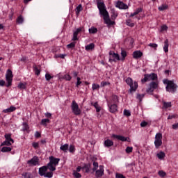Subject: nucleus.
I'll use <instances>...</instances> for the list:
<instances>
[{"mask_svg": "<svg viewBox=\"0 0 178 178\" xmlns=\"http://www.w3.org/2000/svg\"><path fill=\"white\" fill-rule=\"evenodd\" d=\"M63 79H64V80H66L67 81H70V80H72V76H70V74H66L63 76Z\"/></svg>", "mask_w": 178, "mask_h": 178, "instance_id": "nucleus-37", "label": "nucleus"}, {"mask_svg": "<svg viewBox=\"0 0 178 178\" xmlns=\"http://www.w3.org/2000/svg\"><path fill=\"white\" fill-rule=\"evenodd\" d=\"M166 9H168V5L166 4H163L159 7V10L160 11L166 10Z\"/></svg>", "mask_w": 178, "mask_h": 178, "instance_id": "nucleus-41", "label": "nucleus"}, {"mask_svg": "<svg viewBox=\"0 0 178 178\" xmlns=\"http://www.w3.org/2000/svg\"><path fill=\"white\" fill-rule=\"evenodd\" d=\"M158 75L155 73L152 74H145L144 75V79H141L142 83H147V81H149V80H157Z\"/></svg>", "mask_w": 178, "mask_h": 178, "instance_id": "nucleus-5", "label": "nucleus"}, {"mask_svg": "<svg viewBox=\"0 0 178 178\" xmlns=\"http://www.w3.org/2000/svg\"><path fill=\"white\" fill-rule=\"evenodd\" d=\"M127 154H130L131 152H133V147H127L125 149Z\"/></svg>", "mask_w": 178, "mask_h": 178, "instance_id": "nucleus-54", "label": "nucleus"}, {"mask_svg": "<svg viewBox=\"0 0 178 178\" xmlns=\"http://www.w3.org/2000/svg\"><path fill=\"white\" fill-rule=\"evenodd\" d=\"M95 48V44L94 43H90L85 47L86 51H91Z\"/></svg>", "mask_w": 178, "mask_h": 178, "instance_id": "nucleus-25", "label": "nucleus"}, {"mask_svg": "<svg viewBox=\"0 0 178 178\" xmlns=\"http://www.w3.org/2000/svg\"><path fill=\"white\" fill-rule=\"evenodd\" d=\"M33 70L35 72V74L36 76H40V73H41V70H39L38 67L34 66L33 67Z\"/></svg>", "mask_w": 178, "mask_h": 178, "instance_id": "nucleus-38", "label": "nucleus"}, {"mask_svg": "<svg viewBox=\"0 0 178 178\" xmlns=\"http://www.w3.org/2000/svg\"><path fill=\"white\" fill-rule=\"evenodd\" d=\"M45 79H46L47 81H49V80H51V79H54V76H51V74L49 73H46Z\"/></svg>", "mask_w": 178, "mask_h": 178, "instance_id": "nucleus-48", "label": "nucleus"}, {"mask_svg": "<svg viewBox=\"0 0 178 178\" xmlns=\"http://www.w3.org/2000/svg\"><path fill=\"white\" fill-rule=\"evenodd\" d=\"M65 56H66V54H58V55H56L57 58H60L61 59H65Z\"/></svg>", "mask_w": 178, "mask_h": 178, "instance_id": "nucleus-62", "label": "nucleus"}, {"mask_svg": "<svg viewBox=\"0 0 178 178\" xmlns=\"http://www.w3.org/2000/svg\"><path fill=\"white\" fill-rule=\"evenodd\" d=\"M115 6L119 9H129V6L127 4H124L123 1H118Z\"/></svg>", "mask_w": 178, "mask_h": 178, "instance_id": "nucleus-15", "label": "nucleus"}, {"mask_svg": "<svg viewBox=\"0 0 178 178\" xmlns=\"http://www.w3.org/2000/svg\"><path fill=\"white\" fill-rule=\"evenodd\" d=\"M163 51L165 54L169 52V40L168 39L164 41Z\"/></svg>", "mask_w": 178, "mask_h": 178, "instance_id": "nucleus-20", "label": "nucleus"}, {"mask_svg": "<svg viewBox=\"0 0 178 178\" xmlns=\"http://www.w3.org/2000/svg\"><path fill=\"white\" fill-rule=\"evenodd\" d=\"M22 176L24 178H31V174L30 172H24Z\"/></svg>", "mask_w": 178, "mask_h": 178, "instance_id": "nucleus-50", "label": "nucleus"}, {"mask_svg": "<svg viewBox=\"0 0 178 178\" xmlns=\"http://www.w3.org/2000/svg\"><path fill=\"white\" fill-rule=\"evenodd\" d=\"M126 24L127 26H129V27H134V23L131 22V19H127Z\"/></svg>", "mask_w": 178, "mask_h": 178, "instance_id": "nucleus-46", "label": "nucleus"}, {"mask_svg": "<svg viewBox=\"0 0 178 178\" xmlns=\"http://www.w3.org/2000/svg\"><path fill=\"white\" fill-rule=\"evenodd\" d=\"M104 145L105 147H112L113 145V141L107 139L104 141Z\"/></svg>", "mask_w": 178, "mask_h": 178, "instance_id": "nucleus-28", "label": "nucleus"}, {"mask_svg": "<svg viewBox=\"0 0 178 178\" xmlns=\"http://www.w3.org/2000/svg\"><path fill=\"white\" fill-rule=\"evenodd\" d=\"M91 105L96 109V112H101V107L98 105V102L91 103Z\"/></svg>", "mask_w": 178, "mask_h": 178, "instance_id": "nucleus-30", "label": "nucleus"}, {"mask_svg": "<svg viewBox=\"0 0 178 178\" xmlns=\"http://www.w3.org/2000/svg\"><path fill=\"white\" fill-rule=\"evenodd\" d=\"M172 129L174 130H177V129H178V123L172 124Z\"/></svg>", "mask_w": 178, "mask_h": 178, "instance_id": "nucleus-64", "label": "nucleus"}, {"mask_svg": "<svg viewBox=\"0 0 178 178\" xmlns=\"http://www.w3.org/2000/svg\"><path fill=\"white\" fill-rule=\"evenodd\" d=\"M144 97H145V94H138L137 95V99H139L140 102H141V101H143V98H144Z\"/></svg>", "mask_w": 178, "mask_h": 178, "instance_id": "nucleus-45", "label": "nucleus"}, {"mask_svg": "<svg viewBox=\"0 0 178 178\" xmlns=\"http://www.w3.org/2000/svg\"><path fill=\"white\" fill-rule=\"evenodd\" d=\"M6 140L7 141H10L12 143V144H13V143H15V140H13V139L12 138V134H6L4 136Z\"/></svg>", "mask_w": 178, "mask_h": 178, "instance_id": "nucleus-23", "label": "nucleus"}, {"mask_svg": "<svg viewBox=\"0 0 178 178\" xmlns=\"http://www.w3.org/2000/svg\"><path fill=\"white\" fill-rule=\"evenodd\" d=\"M140 12H143V8H139L138 9L136 10L135 13L138 15V13H140Z\"/></svg>", "mask_w": 178, "mask_h": 178, "instance_id": "nucleus-63", "label": "nucleus"}, {"mask_svg": "<svg viewBox=\"0 0 178 178\" xmlns=\"http://www.w3.org/2000/svg\"><path fill=\"white\" fill-rule=\"evenodd\" d=\"M97 8L99 10V14L104 17V20L106 24L108 26H113L115 24V21L111 20L109 18V13L106 10V6L104 1H97Z\"/></svg>", "mask_w": 178, "mask_h": 178, "instance_id": "nucleus-1", "label": "nucleus"}, {"mask_svg": "<svg viewBox=\"0 0 178 178\" xmlns=\"http://www.w3.org/2000/svg\"><path fill=\"white\" fill-rule=\"evenodd\" d=\"M60 149L63 151V152H67V150L69 149V144L66 143L65 145H61Z\"/></svg>", "mask_w": 178, "mask_h": 178, "instance_id": "nucleus-21", "label": "nucleus"}, {"mask_svg": "<svg viewBox=\"0 0 178 178\" xmlns=\"http://www.w3.org/2000/svg\"><path fill=\"white\" fill-rule=\"evenodd\" d=\"M99 170H96L95 172V177L99 178V177H102V176L104 175V165H100L99 166Z\"/></svg>", "mask_w": 178, "mask_h": 178, "instance_id": "nucleus-13", "label": "nucleus"}, {"mask_svg": "<svg viewBox=\"0 0 178 178\" xmlns=\"http://www.w3.org/2000/svg\"><path fill=\"white\" fill-rule=\"evenodd\" d=\"M44 177H47V178H52L54 176V172H47L43 175Z\"/></svg>", "mask_w": 178, "mask_h": 178, "instance_id": "nucleus-36", "label": "nucleus"}, {"mask_svg": "<svg viewBox=\"0 0 178 178\" xmlns=\"http://www.w3.org/2000/svg\"><path fill=\"white\" fill-rule=\"evenodd\" d=\"M115 177L116 178H126V177H124V175H123L122 174H120V173H116Z\"/></svg>", "mask_w": 178, "mask_h": 178, "instance_id": "nucleus-57", "label": "nucleus"}, {"mask_svg": "<svg viewBox=\"0 0 178 178\" xmlns=\"http://www.w3.org/2000/svg\"><path fill=\"white\" fill-rule=\"evenodd\" d=\"M99 84L93 83L92 85V89L93 90V91H95V90H99Z\"/></svg>", "mask_w": 178, "mask_h": 178, "instance_id": "nucleus-44", "label": "nucleus"}, {"mask_svg": "<svg viewBox=\"0 0 178 178\" xmlns=\"http://www.w3.org/2000/svg\"><path fill=\"white\" fill-rule=\"evenodd\" d=\"M74 47H76V42H71V43H70L67 45V48H68V49L74 48Z\"/></svg>", "mask_w": 178, "mask_h": 178, "instance_id": "nucleus-47", "label": "nucleus"}, {"mask_svg": "<svg viewBox=\"0 0 178 178\" xmlns=\"http://www.w3.org/2000/svg\"><path fill=\"white\" fill-rule=\"evenodd\" d=\"M92 165H93L92 171L95 172L96 170H97L99 167L98 162L94 161Z\"/></svg>", "mask_w": 178, "mask_h": 178, "instance_id": "nucleus-40", "label": "nucleus"}, {"mask_svg": "<svg viewBox=\"0 0 178 178\" xmlns=\"http://www.w3.org/2000/svg\"><path fill=\"white\" fill-rule=\"evenodd\" d=\"M77 35L76 33H73V38H72V41H77L79 40V38H77Z\"/></svg>", "mask_w": 178, "mask_h": 178, "instance_id": "nucleus-61", "label": "nucleus"}, {"mask_svg": "<svg viewBox=\"0 0 178 178\" xmlns=\"http://www.w3.org/2000/svg\"><path fill=\"white\" fill-rule=\"evenodd\" d=\"M168 108H172V103L163 102V109H168Z\"/></svg>", "mask_w": 178, "mask_h": 178, "instance_id": "nucleus-26", "label": "nucleus"}, {"mask_svg": "<svg viewBox=\"0 0 178 178\" xmlns=\"http://www.w3.org/2000/svg\"><path fill=\"white\" fill-rule=\"evenodd\" d=\"M111 15L112 20H115V19L118 17V13H116V11L113 9L111 10Z\"/></svg>", "mask_w": 178, "mask_h": 178, "instance_id": "nucleus-29", "label": "nucleus"}, {"mask_svg": "<svg viewBox=\"0 0 178 178\" xmlns=\"http://www.w3.org/2000/svg\"><path fill=\"white\" fill-rule=\"evenodd\" d=\"M113 138L120 140V141H124V142L127 141V137H124L123 136L113 134Z\"/></svg>", "mask_w": 178, "mask_h": 178, "instance_id": "nucleus-19", "label": "nucleus"}, {"mask_svg": "<svg viewBox=\"0 0 178 178\" xmlns=\"http://www.w3.org/2000/svg\"><path fill=\"white\" fill-rule=\"evenodd\" d=\"M24 22V19L23 18V17L22 15H19L17 18V23H18V24H22V23Z\"/></svg>", "mask_w": 178, "mask_h": 178, "instance_id": "nucleus-34", "label": "nucleus"}, {"mask_svg": "<svg viewBox=\"0 0 178 178\" xmlns=\"http://www.w3.org/2000/svg\"><path fill=\"white\" fill-rule=\"evenodd\" d=\"M91 168V163H85L82 167V170L85 172V173H90V168Z\"/></svg>", "mask_w": 178, "mask_h": 178, "instance_id": "nucleus-17", "label": "nucleus"}, {"mask_svg": "<svg viewBox=\"0 0 178 178\" xmlns=\"http://www.w3.org/2000/svg\"><path fill=\"white\" fill-rule=\"evenodd\" d=\"M89 33L90 34H96V33H98V29L94 26L89 29Z\"/></svg>", "mask_w": 178, "mask_h": 178, "instance_id": "nucleus-32", "label": "nucleus"}, {"mask_svg": "<svg viewBox=\"0 0 178 178\" xmlns=\"http://www.w3.org/2000/svg\"><path fill=\"white\" fill-rule=\"evenodd\" d=\"M49 162L47 164L49 170H50L51 172H55V170H56V166L59 165L60 159L55 158L54 156H51L49 157Z\"/></svg>", "mask_w": 178, "mask_h": 178, "instance_id": "nucleus-2", "label": "nucleus"}, {"mask_svg": "<svg viewBox=\"0 0 178 178\" xmlns=\"http://www.w3.org/2000/svg\"><path fill=\"white\" fill-rule=\"evenodd\" d=\"M68 151L71 154H74V152H76V147L74 145H70V147L68 146Z\"/></svg>", "mask_w": 178, "mask_h": 178, "instance_id": "nucleus-31", "label": "nucleus"}, {"mask_svg": "<svg viewBox=\"0 0 178 178\" xmlns=\"http://www.w3.org/2000/svg\"><path fill=\"white\" fill-rule=\"evenodd\" d=\"M117 60H120V57L118 54L115 53L113 51H109V62H116Z\"/></svg>", "mask_w": 178, "mask_h": 178, "instance_id": "nucleus-10", "label": "nucleus"}, {"mask_svg": "<svg viewBox=\"0 0 178 178\" xmlns=\"http://www.w3.org/2000/svg\"><path fill=\"white\" fill-rule=\"evenodd\" d=\"M168 30V26L166 25H163L161 27V31H166Z\"/></svg>", "mask_w": 178, "mask_h": 178, "instance_id": "nucleus-58", "label": "nucleus"}, {"mask_svg": "<svg viewBox=\"0 0 178 178\" xmlns=\"http://www.w3.org/2000/svg\"><path fill=\"white\" fill-rule=\"evenodd\" d=\"M81 10H83V6H81V4H79L75 9L76 16H79Z\"/></svg>", "mask_w": 178, "mask_h": 178, "instance_id": "nucleus-22", "label": "nucleus"}, {"mask_svg": "<svg viewBox=\"0 0 178 178\" xmlns=\"http://www.w3.org/2000/svg\"><path fill=\"white\" fill-rule=\"evenodd\" d=\"M141 56H143V52H141L140 51H134L133 58L134 59H140V58H141Z\"/></svg>", "mask_w": 178, "mask_h": 178, "instance_id": "nucleus-16", "label": "nucleus"}, {"mask_svg": "<svg viewBox=\"0 0 178 178\" xmlns=\"http://www.w3.org/2000/svg\"><path fill=\"white\" fill-rule=\"evenodd\" d=\"M6 80L8 82L6 87H10V86H12V81L13 80V72H12V70H10V69H8L7 70L6 74Z\"/></svg>", "mask_w": 178, "mask_h": 178, "instance_id": "nucleus-6", "label": "nucleus"}, {"mask_svg": "<svg viewBox=\"0 0 178 178\" xmlns=\"http://www.w3.org/2000/svg\"><path fill=\"white\" fill-rule=\"evenodd\" d=\"M27 163L29 166H37V165H40V159L37 156H35L31 160H29Z\"/></svg>", "mask_w": 178, "mask_h": 178, "instance_id": "nucleus-11", "label": "nucleus"}, {"mask_svg": "<svg viewBox=\"0 0 178 178\" xmlns=\"http://www.w3.org/2000/svg\"><path fill=\"white\" fill-rule=\"evenodd\" d=\"M107 105L109 108L111 113H115V112H118V104L112 103L109 102V100H107Z\"/></svg>", "mask_w": 178, "mask_h": 178, "instance_id": "nucleus-12", "label": "nucleus"}, {"mask_svg": "<svg viewBox=\"0 0 178 178\" xmlns=\"http://www.w3.org/2000/svg\"><path fill=\"white\" fill-rule=\"evenodd\" d=\"M17 87H18V88L19 90H26V88H27V83H26L20 82L18 84Z\"/></svg>", "mask_w": 178, "mask_h": 178, "instance_id": "nucleus-24", "label": "nucleus"}, {"mask_svg": "<svg viewBox=\"0 0 178 178\" xmlns=\"http://www.w3.org/2000/svg\"><path fill=\"white\" fill-rule=\"evenodd\" d=\"M29 124H27L26 122H24L23 123V127H22V130L23 131H29Z\"/></svg>", "mask_w": 178, "mask_h": 178, "instance_id": "nucleus-39", "label": "nucleus"}, {"mask_svg": "<svg viewBox=\"0 0 178 178\" xmlns=\"http://www.w3.org/2000/svg\"><path fill=\"white\" fill-rule=\"evenodd\" d=\"M109 102H112V104H119V97L116 95H113L111 98V101Z\"/></svg>", "mask_w": 178, "mask_h": 178, "instance_id": "nucleus-18", "label": "nucleus"}, {"mask_svg": "<svg viewBox=\"0 0 178 178\" xmlns=\"http://www.w3.org/2000/svg\"><path fill=\"white\" fill-rule=\"evenodd\" d=\"M124 116H127V117L131 116V113H130V111L125 109L124 110Z\"/></svg>", "mask_w": 178, "mask_h": 178, "instance_id": "nucleus-52", "label": "nucleus"}, {"mask_svg": "<svg viewBox=\"0 0 178 178\" xmlns=\"http://www.w3.org/2000/svg\"><path fill=\"white\" fill-rule=\"evenodd\" d=\"M32 147H33L35 149H38V148H40V145L38 144V143L33 142L32 143Z\"/></svg>", "mask_w": 178, "mask_h": 178, "instance_id": "nucleus-51", "label": "nucleus"}, {"mask_svg": "<svg viewBox=\"0 0 178 178\" xmlns=\"http://www.w3.org/2000/svg\"><path fill=\"white\" fill-rule=\"evenodd\" d=\"M158 88V82L152 81L149 83V88H148L146 90V92L147 94H150V95H152L154 94V91Z\"/></svg>", "mask_w": 178, "mask_h": 178, "instance_id": "nucleus-7", "label": "nucleus"}, {"mask_svg": "<svg viewBox=\"0 0 178 178\" xmlns=\"http://www.w3.org/2000/svg\"><path fill=\"white\" fill-rule=\"evenodd\" d=\"M163 84H166L165 90L168 92H172V94H175L176 91H177V86L173 81H170L168 79L163 80Z\"/></svg>", "mask_w": 178, "mask_h": 178, "instance_id": "nucleus-3", "label": "nucleus"}, {"mask_svg": "<svg viewBox=\"0 0 178 178\" xmlns=\"http://www.w3.org/2000/svg\"><path fill=\"white\" fill-rule=\"evenodd\" d=\"M83 31V28H78L76 31L74 32V34L79 35V33H81Z\"/></svg>", "mask_w": 178, "mask_h": 178, "instance_id": "nucleus-56", "label": "nucleus"}, {"mask_svg": "<svg viewBox=\"0 0 178 178\" xmlns=\"http://www.w3.org/2000/svg\"><path fill=\"white\" fill-rule=\"evenodd\" d=\"M154 145L156 149L162 145V134L157 133L154 138Z\"/></svg>", "mask_w": 178, "mask_h": 178, "instance_id": "nucleus-8", "label": "nucleus"}, {"mask_svg": "<svg viewBox=\"0 0 178 178\" xmlns=\"http://www.w3.org/2000/svg\"><path fill=\"white\" fill-rule=\"evenodd\" d=\"M71 108L74 115L79 116L81 113V110L79 108V104L76 103V101H72Z\"/></svg>", "mask_w": 178, "mask_h": 178, "instance_id": "nucleus-9", "label": "nucleus"}, {"mask_svg": "<svg viewBox=\"0 0 178 178\" xmlns=\"http://www.w3.org/2000/svg\"><path fill=\"white\" fill-rule=\"evenodd\" d=\"M48 123H51V120L48 118H44L41 120L40 124H42V126H47Z\"/></svg>", "mask_w": 178, "mask_h": 178, "instance_id": "nucleus-27", "label": "nucleus"}, {"mask_svg": "<svg viewBox=\"0 0 178 178\" xmlns=\"http://www.w3.org/2000/svg\"><path fill=\"white\" fill-rule=\"evenodd\" d=\"M1 145H7L8 147H9V145H12V142L10 140H5L1 143Z\"/></svg>", "mask_w": 178, "mask_h": 178, "instance_id": "nucleus-49", "label": "nucleus"}, {"mask_svg": "<svg viewBox=\"0 0 178 178\" xmlns=\"http://www.w3.org/2000/svg\"><path fill=\"white\" fill-rule=\"evenodd\" d=\"M121 56L122 57V60H124V59H126V56H127V52H126L125 50H122L121 51Z\"/></svg>", "mask_w": 178, "mask_h": 178, "instance_id": "nucleus-42", "label": "nucleus"}, {"mask_svg": "<svg viewBox=\"0 0 178 178\" xmlns=\"http://www.w3.org/2000/svg\"><path fill=\"white\" fill-rule=\"evenodd\" d=\"M10 112H15V111H16V107H15L14 106H11L10 108H8Z\"/></svg>", "mask_w": 178, "mask_h": 178, "instance_id": "nucleus-60", "label": "nucleus"}, {"mask_svg": "<svg viewBox=\"0 0 178 178\" xmlns=\"http://www.w3.org/2000/svg\"><path fill=\"white\" fill-rule=\"evenodd\" d=\"M48 169H49V167H48V165L40 167L39 168L40 176H44L45 173H47V171L48 170Z\"/></svg>", "mask_w": 178, "mask_h": 178, "instance_id": "nucleus-14", "label": "nucleus"}, {"mask_svg": "<svg viewBox=\"0 0 178 178\" xmlns=\"http://www.w3.org/2000/svg\"><path fill=\"white\" fill-rule=\"evenodd\" d=\"M72 175H73L74 177H75V178H81V174L76 172V170L73 171Z\"/></svg>", "mask_w": 178, "mask_h": 178, "instance_id": "nucleus-43", "label": "nucleus"}, {"mask_svg": "<svg viewBox=\"0 0 178 178\" xmlns=\"http://www.w3.org/2000/svg\"><path fill=\"white\" fill-rule=\"evenodd\" d=\"M149 47H151V48H154L156 49L158 48V44L156 43H150L148 44Z\"/></svg>", "mask_w": 178, "mask_h": 178, "instance_id": "nucleus-53", "label": "nucleus"}, {"mask_svg": "<svg viewBox=\"0 0 178 178\" xmlns=\"http://www.w3.org/2000/svg\"><path fill=\"white\" fill-rule=\"evenodd\" d=\"M159 175H160L161 177H165L166 176V172L160 170L159 171Z\"/></svg>", "mask_w": 178, "mask_h": 178, "instance_id": "nucleus-55", "label": "nucleus"}, {"mask_svg": "<svg viewBox=\"0 0 178 178\" xmlns=\"http://www.w3.org/2000/svg\"><path fill=\"white\" fill-rule=\"evenodd\" d=\"M12 151V148L9 147H3L1 148V152H10Z\"/></svg>", "mask_w": 178, "mask_h": 178, "instance_id": "nucleus-33", "label": "nucleus"}, {"mask_svg": "<svg viewBox=\"0 0 178 178\" xmlns=\"http://www.w3.org/2000/svg\"><path fill=\"white\" fill-rule=\"evenodd\" d=\"M140 126L142 127H146V126H148V122H145V121H143L140 123Z\"/></svg>", "mask_w": 178, "mask_h": 178, "instance_id": "nucleus-59", "label": "nucleus"}, {"mask_svg": "<svg viewBox=\"0 0 178 178\" xmlns=\"http://www.w3.org/2000/svg\"><path fill=\"white\" fill-rule=\"evenodd\" d=\"M156 156L159 158V159H163V158H165V152H160L156 154Z\"/></svg>", "mask_w": 178, "mask_h": 178, "instance_id": "nucleus-35", "label": "nucleus"}, {"mask_svg": "<svg viewBox=\"0 0 178 178\" xmlns=\"http://www.w3.org/2000/svg\"><path fill=\"white\" fill-rule=\"evenodd\" d=\"M127 84L129 86L130 89H129V92L131 94L132 92H134L135 91L137 90V88H138V83L137 82L133 83V79L130 77L127 78L125 80Z\"/></svg>", "mask_w": 178, "mask_h": 178, "instance_id": "nucleus-4", "label": "nucleus"}]
</instances>
